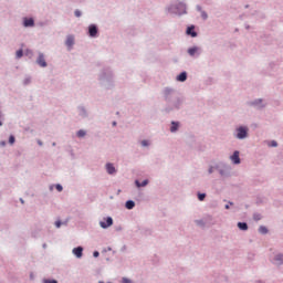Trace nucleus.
Returning a JSON list of instances; mask_svg holds the SVG:
<instances>
[{"instance_id":"nucleus-1","label":"nucleus","mask_w":283,"mask_h":283,"mask_svg":"<svg viewBox=\"0 0 283 283\" xmlns=\"http://www.w3.org/2000/svg\"><path fill=\"white\" fill-rule=\"evenodd\" d=\"M102 229H107L108 227H112L114 224V220L112 219V217H108L105 221H101L99 222Z\"/></svg>"},{"instance_id":"nucleus-2","label":"nucleus","mask_w":283,"mask_h":283,"mask_svg":"<svg viewBox=\"0 0 283 283\" xmlns=\"http://www.w3.org/2000/svg\"><path fill=\"white\" fill-rule=\"evenodd\" d=\"M230 160L233 163V165H240V151H234L230 157Z\"/></svg>"},{"instance_id":"nucleus-3","label":"nucleus","mask_w":283,"mask_h":283,"mask_svg":"<svg viewBox=\"0 0 283 283\" xmlns=\"http://www.w3.org/2000/svg\"><path fill=\"white\" fill-rule=\"evenodd\" d=\"M38 64L40 67H48V63L45 62V56L43 55V53L39 54Z\"/></svg>"},{"instance_id":"nucleus-4","label":"nucleus","mask_w":283,"mask_h":283,"mask_svg":"<svg viewBox=\"0 0 283 283\" xmlns=\"http://www.w3.org/2000/svg\"><path fill=\"white\" fill-rule=\"evenodd\" d=\"M237 132H238L237 138H239V139L247 138V128L240 127V128H238Z\"/></svg>"},{"instance_id":"nucleus-5","label":"nucleus","mask_w":283,"mask_h":283,"mask_svg":"<svg viewBox=\"0 0 283 283\" xmlns=\"http://www.w3.org/2000/svg\"><path fill=\"white\" fill-rule=\"evenodd\" d=\"M88 33H90V36H96L98 34V28H96V25L92 24L90 25L88 28Z\"/></svg>"},{"instance_id":"nucleus-6","label":"nucleus","mask_w":283,"mask_h":283,"mask_svg":"<svg viewBox=\"0 0 283 283\" xmlns=\"http://www.w3.org/2000/svg\"><path fill=\"white\" fill-rule=\"evenodd\" d=\"M24 28H33L34 25V19L32 18H25L23 22Z\"/></svg>"},{"instance_id":"nucleus-7","label":"nucleus","mask_w":283,"mask_h":283,"mask_svg":"<svg viewBox=\"0 0 283 283\" xmlns=\"http://www.w3.org/2000/svg\"><path fill=\"white\" fill-rule=\"evenodd\" d=\"M73 254L77 258H83V248L82 247L74 248Z\"/></svg>"},{"instance_id":"nucleus-8","label":"nucleus","mask_w":283,"mask_h":283,"mask_svg":"<svg viewBox=\"0 0 283 283\" xmlns=\"http://www.w3.org/2000/svg\"><path fill=\"white\" fill-rule=\"evenodd\" d=\"M193 30H195V27H188L186 33L189 34L192 38H196V36H198V33Z\"/></svg>"},{"instance_id":"nucleus-9","label":"nucleus","mask_w":283,"mask_h":283,"mask_svg":"<svg viewBox=\"0 0 283 283\" xmlns=\"http://www.w3.org/2000/svg\"><path fill=\"white\" fill-rule=\"evenodd\" d=\"M106 170H107V174H116V168L114 167L113 164H106Z\"/></svg>"},{"instance_id":"nucleus-10","label":"nucleus","mask_w":283,"mask_h":283,"mask_svg":"<svg viewBox=\"0 0 283 283\" xmlns=\"http://www.w3.org/2000/svg\"><path fill=\"white\" fill-rule=\"evenodd\" d=\"M177 81H179L180 83H185V81H187V72H182L177 76Z\"/></svg>"},{"instance_id":"nucleus-11","label":"nucleus","mask_w":283,"mask_h":283,"mask_svg":"<svg viewBox=\"0 0 283 283\" xmlns=\"http://www.w3.org/2000/svg\"><path fill=\"white\" fill-rule=\"evenodd\" d=\"M65 44L67 45V48H72V45H74V36L69 35V36L66 38Z\"/></svg>"},{"instance_id":"nucleus-12","label":"nucleus","mask_w":283,"mask_h":283,"mask_svg":"<svg viewBox=\"0 0 283 283\" xmlns=\"http://www.w3.org/2000/svg\"><path fill=\"white\" fill-rule=\"evenodd\" d=\"M275 264H283V255L279 254L274 259Z\"/></svg>"},{"instance_id":"nucleus-13","label":"nucleus","mask_w":283,"mask_h":283,"mask_svg":"<svg viewBox=\"0 0 283 283\" xmlns=\"http://www.w3.org/2000/svg\"><path fill=\"white\" fill-rule=\"evenodd\" d=\"M136 207V203L133 200L126 201V209H134Z\"/></svg>"},{"instance_id":"nucleus-14","label":"nucleus","mask_w":283,"mask_h":283,"mask_svg":"<svg viewBox=\"0 0 283 283\" xmlns=\"http://www.w3.org/2000/svg\"><path fill=\"white\" fill-rule=\"evenodd\" d=\"M238 227L241 229V231H247V229H249V226L244 222H239Z\"/></svg>"},{"instance_id":"nucleus-15","label":"nucleus","mask_w":283,"mask_h":283,"mask_svg":"<svg viewBox=\"0 0 283 283\" xmlns=\"http://www.w3.org/2000/svg\"><path fill=\"white\" fill-rule=\"evenodd\" d=\"M196 52H198V48H190V49H188V54L190 56H193L196 54Z\"/></svg>"},{"instance_id":"nucleus-16","label":"nucleus","mask_w":283,"mask_h":283,"mask_svg":"<svg viewBox=\"0 0 283 283\" xmlns=\"http://www.w3.org/2000/svg\"><path fill=\"white\" fill-rule=\"evenodd\" d=\"M170 132H172V133L178 132V123H176V122L171 123Z\"/></svg>"},{"instance_id":"nucleus-17","label":"nucleus","mask_w":283,"mask_h":283,"mask_svg":"<svg viewBox=\"0 0 283 283\" xmlns=\"http://www.w3.org/2000/svg\"><path fill=\"white\" fill-rule=\"evenodd\" d=\"M137 187H147V185H149L148 180H144L142 184L136 181Z\"/></svg>"},{"instance_id":"nucleus-18","label":"nucleus","mask_w":283,"mask_h":283,"mask_svg":"<svg viewBox=\"0 0 283 283\" xmlns=\"http://www.w3.org/2000/svg\"><path fill=\"white\" fill-rule=\"evenodd\" d=\"M15 56L17 59H21V56H23V50L17 51Z\"/></svg>"},{"instance_id":"nucleus-19","label":"nucleus","mask_w":283,"mask_h":283,"mask_svg":"<svg viewBox=\"0 0 283 283\" xmlns=\"http://www.w3.org/2000/svg\"><path fill=\"white\" fill-rule=\"evenodd\" d=\"M205 198H207L206 193H199L198 195V199L200 200V202H202V200H205Z\"/></svg>"},{"instance_id":"nucleus-20","label":"nucleus","mask_w":283,"mask_h":283,"mask_svg":"<svg viewBox=\"0 0 283 283\" xmlns=\"http://www.w3.org/2000/svg\"><path fill=\"white\" fill-rule=\"evenodd\" d=\"M259 231H260L261 233H269V230L266 229V227H260V228H259Z\"/></svg>"},{"instance_id":"nucleus-21","label":"nucleus","mask_w":283,"mask_h":283,"mask_svg":"<svg viewBox=\"0 0 283 283\" xmlns=\"http://www.w3.org/2000/svg\"><path fill=\"white\" fill-rule=\"evenodd\" d=\"M85 130H78L77 132V136H78V138H83V136H85Z\"/></svg>"},{"instance_id":"nucleus-22","label":"nucleus","mask_w":283,"mask_h":283,"mask_svg":"<svg viewBox=\"0 0 283 283\" xmlns=\"http://www.w3.org/2000/svg\"><path fill=\"white\" fill-rule=\"evenodd\" d=\"M14 136L13 135H11L10 137H9V143H10V145H14Z\"/></svg>"},{"instance_id":"nucleus-23","label":"nucleus","mask_w":283,"mask_h":283,"mask_svg":"<svg viewBox=\"0 0 283 283\" xmlns=\"http://www.w3.org/2000/svg\"><path fill=\"white\" fill-rule=\"evenodd\" d=\"M55 189H56L57 191H63V186H61V185L57 184V185L55 186Z\"/></svg>"},{"instance_id":"nucleus-24","label":"nucleus","mask_w":283,"mask_h":283,"mask_svg":"<svg viewBox=\"0 0 283 283\" xmlns=\"http://www.w3.org/2000/svg\"><path fill=\"white\" fill-rule=\"evenodd\" d=\"M44 283H59L56 280H45Z\"/></svg>"},{"instance_id":"nucleus-25","label":"nucleus","mask_w":283,"mask_h":283,"mask_svg":"<svg viewBox=\"0 0 283 283\" xmlns=\"http://www.w3.org/2000/svg\"><path fill=\"white\" fill-rule=\"evenodd\" d=\"M142 145H143V147H147L149 145V143L147 140H143Z\"/></svg>"},{"instance_id":"nucleus-26","label":"nucleus","mask_w":283,"mask_h":283,"mask_svg":"<svg viewBox=\"0 0 283 283\" xmlns=\"http://www.w3.org/2000/svg\"><path fill=\"white\" fill-rule=\"evenodd\" d=\"M74 14H75V17H81V11L80 10H75Z\"/></svg>"},{"instance_id":"nucleus-27","label":"nucleus","mask_w":283,"mask_h":283,"mask_svg":"<svg viewBox=\"0 0 283 283\" xmlns=\"http://www.w3.org/2000/svg\"><path fill=\"white\" fill-rule=\"evenodd\" d=\"M271 147H277V142H271Z\"/></svg>"},{"instance_id":"nucleus-28","label":"nucleus","mask_w":283,"mask_h":283,"mask_svg":"<svg viewBox=\"0 0 283 283\" xmlns=\"http://www.w3.org/2000/svg\"><path fill=\"white\" fill-rule=\"evenodd\" d=\"M55 227H56L57 229H61V221H56V222H55Z\"/></svg>"},{"instance_id":"nucleus-29","label":"nucleus","mask_w":283,"mask_h":283,"mask_svg":"<svg viewBox=\"0 0 283 283\" xmlns=\"http://www.w3.org/2000/svg\"><path fill=\"white\" fill-rule=\"evenodd\" d=\"M93 255H94L95 258H98V255H99L98 251H95V252L93 253Z\"/></svg>"},{"instance_id":"nucleus-30","label":"nucleus","mask_w":283,"mask_h":283,"mask_svg":"<svg viewBox=\"0 0 283 283\" xmlns=\"http://www.w3.org/2000/svg\"><path fill=\"white\" fill-rule=\"evenodd\" d=\"M1 147H6V142H0Z\"/></svg>"},{"instance_id":"nucleus-31","label":"nucleus","mask_w":283,"mask_h":283,"mask_svg":"<svg viewBox=\"0 0 283 283\" xmlns=\"http://www.w3.org/2000/svg\"><path fill=\"white\" fill-rule=\"evenodd\" d=\"M202 18H203V19H207V13H202Z\"/></svg>"},{"instance_id":"nucleus-32","label":"nucleus","mask_w":283,"mask_h":283,"mask_svg":"<svg viewBox=\"0 0 283 283\" xmlns=\"http://www.w3.org/2000/svg\"><path fill=\"white\" fill-rule=\"evenodd\" d=\"M197 224H202V221H197Z\"/></svg>"},{"instance_id":"nucleus-33","label":"nucleus","mask_w":283,"mask_h":283,"mask_svg":"<svg viewBox=\"0 0 283 283\" xmlns=\"http://www.w3.org/2000/svg\"><path fill=\"white\" fill-rule=\"evenodd\" d=\"M114 127H116V122H113Z\"/></svg>"},{"instance_id":"nucleus-34","label":"nucleus","mask_w":283,"mask_h":283,"mask_svg":"<svg viewBox=\"0 0 283 283\" xmlns=\"http://www.w3.org/2000/svg\"><path fill=\"white\" fill-rule=\"evenodd\" d=\"M226 209H229V205L226 206Z\"/></svg>"},{"instance_id":"nucleus-35","label":"nucleus","mask_w":283,"mask_h":283,"mask_svg":"<svg viewBox=\"0 0 283 283\" xmlns=\"http://www.w3.org/2000/svg\"><path fill=\"white\" fill-rule=\"evenodd\" d=\"M1 125H3V123L0 122V127H1Z\"/></svg>"},{"instance_id":"nucleus-36","label":"nucleus","mask_w":283,"mask_h":283,"mask_svg":"<svg viewBox=\"0 0 283 283\" xmlns=\"http://www.w3.org/2000/svg\"><path fill=\"white\" fill-rule=\"evenodd\" d=\"M21 202H22V205H23V199H21Z\"/></svg>"},{"instance_id":"nucleus-37","label":"nucleus","mask_w":283,"mask_h":283,"mask_svg":"<svg viewBox=\"0 0 283 283\" xmlns=\"http://www.w3.org/2000/svg\"><path fill=\"white\" fill-rule=\"evenodd\" d=\"M98 283H104V282L99 281Z\"/></svg>"}]
</instances>
